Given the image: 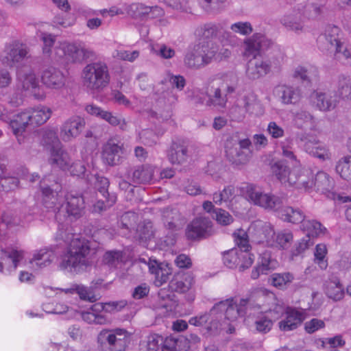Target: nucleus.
I'll list each match as a JSON object with an SVG mask.
<instances>
[{
	"mask_svg": "<svg viewBox=\"0 0 351 351\" xmlns=\"http://www.w3.org/2000/svg\"><path fill=\"white\" fill-rule=\"evenodd\" d=\"M95 192L93 193V196L91 197L90 199L88 197V192H86L84 195L73 194L72 193H68L65 197V208L68 215L75 217L81 216L83 208H84L85 201L87 200L88 202H93L95 199Z\"/></svg>",
	"mask_w": 351,
	"mask_h": 351,
	"instance_id": "6ab92c4d",
	"label": "nucleus"
},
{
	"mask_svg": "<svg viewBox=\"0 0 351 351\" xmlns=\"http://www.w3.org/2000/svg\"><path fill=\"white\" fill-rule=\"evenodd\" d=\"M311 98L316 106L323 111H328L334 109L337 103V100L332 93H324L321 91H314Z\"/></svg>",
	"mask_w": 351,
	"mask_h": 351,
	"instance_id": "c85d7f7f",
	"label": "nucleus"
},
{
	"mask_svg": "<svg viewBox=\"0 0 351 351\" xmlns=\"http://www.w3.org/2000/svg\"><path fill=\"white\" fill-rule=\"evenodd\" d=\"M303 231L306 232V236L316 237L322 234H325L326 228L323 227L322 223L316 220L305 219L301 226Z\"/></svg>",
	"mask_w": 351,
	"mask_h": 351,
	"instance_id": "a18cd8bd",
	"label": "nucleus"
},
{
	"mask_svg": "<svg viewBox=\"0 0 351 351\" xmlns=\"http://www.w3.org/2000/svg\"><path fill=\"white\" fill-rule=\"evenodd\" d=\"M123 153V144L110 140L103 147L102 158L106 164L114 166L120 163Z\"/></svg>",
	"mask_w": 351,
	"mask_h": 351,
	"instance_id": "b1692460",
	"label": "nucleus"
},
{
	"mask_svg": "<svg viewBox=\"0 0 351 351\" xmlns=\"http://www.w3.org/2000/svg\"><path fill=\"white\" fill-rule=\"evenodd\" d=\"M328 52L334 53V57L344 64L351 65V51L345 45L344 42L339 45H336L334 49Z\"/></svg>",
	"mask_w": 351,
	"mask_h": 351,
	"instance_id": "3c124183",
	"label": "nucleus"
},
{
	"mask_svg": "<svg viewBox=\"0 0 351 351\" xmlns=\"http://www.w3.org/2000/svg\"><path fill=\"white\" fill-rule=\"evenodd\" d=\"M305 310H298L293 307H287L286 317L279 323V328L282 331L288 332L296 329L305 319Z\"/></svg>",
	"mask_w": 351,
	"mask_h": 351,
	"instance_id": "5701e85b",
	"label": "nucleus"
},
{
	"mask_svg": "<svg viewBox=\"0 0 351 351\" xmlns=\"http://www.w3.org/2000/svg\"><path fill=\"white\" fill-rule=\"evenodd\" d=\"M30 114V125L39 126L47 122L51 116V110L44 106H40L35 108H29Z\"/></svg>",
	"mask_w": 351,
	"mask_h": 351,
	"instance_id": "e433bc0d",
	"label": "nucleus"
},
{
	"mask_svg": "<svg viewBox=\"0 0 351 351\" xmlns=\"http://www.w3.org/2000/svg\"><path fill=\"white\" fill-rule=\"evenodd\" d=\"M300 141L304 142L303 149L309 155L322 161L330 160L331 154L328 147L319 140L304 134L298 136Z\"/></svg>",
	"mask_w": 351,
	"mask_h": 351,
	"instance_id": "2eb2a0df",
	"label": "nucleus"
},
{
	"mask_svg": "<svg viewBox=\"0 0 351 351\" xmlns=\"http://www.w3.org/2000/svg\"><path fill=\"white\" fill-rule=\"evenodd\" d=\"M41 82L48 88L60 90L64 86L66 77L60 69L49 66L42 71Z\"/></svg>",
	"mask_w": 351,
	"mask_h": 351,
	"instance_id": "aec40b11",
	"label": "nucleus"
},
{
	"mask_svg": "<svg viewBox=\"0 0 351 351\" xmlns=\"http://www.w3.org/2000/svg\"><path fill=\"white\" fill-rule=\"evenodd\" d=\"M217 51V48L211 47L210 43L198 42L191 51L185 54L184 64L189 69H201L212 62Z\"/></svg>",
	"mask_w": 351,
	"mask_h": 351,
	"instance_id": "423d86ee",
	"label": "nucleus"
},
{
	"mask_svg": "<svg viewBox=\"0 0 351 351\" xmlns=\"http://www.w3.org/2000/svg\"><path fill=\"white\" fill-rule=\"evenodd\" d=\"M342 31L341 29L333 25L326 26L324 34H321L318 39V46L322 51L328 52L334 49L337 45L343 43Z\"/></svg>",
	"mask_w": 351,
	"mask_h": 351,
	"instance_id": "dca6fc26",
	"label": "nucleus"
},
{
	"mask_svg": "<svg viewBox=\"0 0 351 351\" xmlns=\"http://www.w3.org/2000/svg\"><path fill=\"white\" fill-rule=\"evenodd\" d=\"M82 79L87 90L93 93H99L110 83L108 67L101 61L89 63L82 69Z\"/></svg>",
	"mask_w": 351,
	"mask_h": 351,
	"instance_id": "7ed1b4c3",
	"label": "nucleus"
},
{
	"mask_svg": "<svg viewBox=\"0 0 351 351\" xmlns=\"http://www.w3.org/2000/svg\"><path fill=\"white\" fill-rule=\"evenodd\" d=\"M58 237L69 245L68 250L60 263V268L72 273L84 271L89 265L88 255L90 247L88 241L73 233L71 228H68L64 231L60 230Z\"/></svg>",
	"mask_w": 351,
	"mask_h": 351,
	"instance_id": "f03ea898",
	"label": "nucleus"
},
{
	"mask_svg": "<svg viewBox=\"0 0 351 351\" xmlns=\"http://www.w3.org/2000/svg\"><path fill=\"white\" fill-rule=\"evenodd\" d=\"M234 241L240 251L239 252H249L251 248L249 241L248 236L245 231L243 230H238L236 232L234 233Z\"/></svg>",
	"mask_w": 351,
	"mask_h": 351,
	"instance_id": "052dcab7",
	"label": "nucleus"
},
{
	"mask_svg": "<svg viewBox=\"0 0 351 351\" xmlns=\"http://www.w3.org/2000/svg\"><path fill=\"white\" fill-rule=\"evenodd\" d=\"M49 162L53 166L55 165L63 170H66L70 167L71 158L68 152L59 147L50 152Z\"/></svg>",
	"mask_w": 351,
	"mask_h": 351,
	"instance_id": "f704fd0d",
	"label": "nucleus"
},
{
	"mask_svg": "<svg viewBox=\"0 0 351 351\" xmlns=\"http://www.w3.org/2000/svg\"><path fill=\"white\" fill-rule=\"evenodd\" d=\"M326 294L335 301L341 300L344 296L343 285L338 280L328 282L326 287Z\"/></svg>",
	"mask_w": 351,
	"mask_h": 351,
	"instance_id": "49530a36",
	"label": "nucleus"
},
{
	"mask_svg": "<svg viewBox=\"0 0 351 351\" xmlns=\"http://www.w3.org/2000/svg\"><path fill=\"white\" fill-rule=\"evenodd\" d=\"M235 188L232 185H228L221 191L214 193L213 200L217 205H221L223 202H231L235 196Z\"/></svg>",
	"mask_w": 351,
	"mask_h": 351,
	"instance_id": "09e8293b",
	"label": "nucleus"
},
{
	"mask_svg": "<svg viewBox=\"0 0 351 351\" xmlns=\"http://www.w3.org/2000/svg\"><path fill=\"white\" fill-rule=\"evenodd\" d=\"M280 215L285 221L295 224L302 223L306 218L304 213L301 209L291 206H286L282 208L280 211Z\"/></svg>",
	"mask_w": 351,
	"mask_h": 351,
	"instance_id": "58836bf2",
	"label": "nucleus"
},
{
	"mask_svg": "<svg viewBox=\"0 0 351 351\" xmlns=\"http://www.w3.org/2000/svg\"><path fill=\"white\" fill-rule=\"evenodd\" d=\"M30 114L29 108L16 114L12 119L10 121V125L12 128L15 135L22 134L30 125Z\"/></svg>",
	"mask_w": 351,
	"mask_h": 351,
	"instance_id": "c9c22d12",
	"label": "nucleus"
},
{
	"mask_svg": "<svg viewBox=\"0 0 351 351\" xmlns=\"http://www.w3.org/2000/svg\"><path fill=\"white\" fill-rule=\"evenodd\" d=\"M56 258V254L53 250L49 248H43L35 251L29 263L32 267L43 268L49 265Z\"/></svg>",
	"mask_w": 351,
	"mask_h": 351,
	"instance_id": "72a5a7b5",
	"label": "nucleus"
},
{
	"mask_svg": "<svg viewBox=\"0 0 351 351\" xmlns=\"http://www.w3.org/2000/svg\"><path fill=\"white\" fill-rule=\"evenodd\" d=\"M336 171L341 178L351 181V156L340 160L336 166Z\"/></svg>",
	"mask_w": 351,
	"mask_h": 351,
	"instance_id": "4d7b16f0",
	"label": "nucleus"
},
{
	"mask_svg": "<svg viewBox=\"0 0 351 351\" xmlns=\"http://www.w3.org/2000/svg\"><path fill=\"white\" fill-rule=\"evenodd\" d=\"M102 119L105 120L112 126H118L122 131L128 130L127 121L125 118L119 114H114L110 112L105 111V112L102 114Z\"/></svg>",
	"mask_w": 351,
	"mask_h": 351,
	"instance_id": "864d4df0",
	"label": "nucleus"
},
{
	"mask_svg": "<svg viewBox=\"0 0 351 351\" xmlns=\"http://www.w3.org/2000/svg\"><path fill=\"white\" fill-rule=\"evenodd\" d=\"M152 51L156 56L165 58H171L175 56V51L173 49L167 46L165 44H154L152 45Z\"/></svg>",
	"mask_w": 351,
	"mask_h": 351,
	"instance_id": "e2e57ef3",
	"label": "nucleus"
},
{
	"mask_svg": "<svg viewBox=\"0 0 351 351\" xmlns=\"http://www.w3.org/2000/svg\"><path fill=\"white\" fill-rule=\"evenodd\" d=\"M282 155L288 160L293 162L297 161V156L295 154L293 148V140L291 138H287L280 142Z\"/></svg>",
	"mask_w": 351,
	"mask_h": 351,
	"instance_id": "bf43d9fd",
	"label": "nucleus"
},
{
	"mask_svg": "<svg viewBox=\"0 0 351 351\" xmlns=\"http://www.w3.org/2000/svg\"><path fill=\"white\" fill-rule=\"evenodd\" d=\"M294 121L298 128L314 130L315 121L313 115L308 111L300 110L294 115Z\"/></svg>",
	"mask_w": 351,
	"mask_h": 351,
	"instance_id": "a19ab883",
	"label": "nucleus"
},
{
	"mask_svg": "<svg viewBox=\"0 0 351 351\" xmlns=\"http://www.w3.org/2000/svg\"><path fill=\"white\" fill-rule=\"evenodd\" d=\"M274 93L283 104H295L301 98L300 88L287 85H280L275 88Z\"/></svg>",
	"mask_w": 351,
	"mask_h": 351,
	"instance_id": "a878e982",
	"label": "nucleus"
},
{
	"mask_svg": "<svg viewBox=\"0 0 351 351\" xmlns=\"http://www.w3.org/2000/svg\"><path fill=\"white\" fill-rule=\"evenodd\" d=\"M327 253L326 246L324 244H317L315 251V263H317L322 269H326L328 266L327 261L325 259Z\"/></svg>",
	"mask_w": 351,
	"mask_h": 351,
	"instance_id": "0e129e2a",
	"label": "nucleus"
},
{
	"mask_svg": "<svg viewBox=\"0 0 351 351\" xmlns=\"http://www.w3.org/2000/svg\"><path fill=\"white\" fill-rule=\"evenodd\" d=\"M318 76V71L316 67L309 66L308 67L298 66L293 73V77L299 79L302 82H311L316 80Z\"/></svg>",
	"mask_w": 351,
	"mask_h": 351,
	"instance_id": "c03bdc74",
	"label": "nucleus"
},
{
	"mask_svg": "<svg viewBox=\"0 0 351 351\" xmlns=\"http://www.w3.org/2000/svg\"><path fill=\"white\" fill-rule=\"evenodd\" d=\"M223 261L226 267L229 268L236 267L240 263L239 252L234 250L226 252L223 256Z\"/></svg>",
	"mask_w": 351,
	"mask_h": 351,
	"instance_id": "338daca9",
	"label": "nucleus"
},
{
	"mask_svg": "<svg viewBox=\"0 0 351 351\" xmlns=\"http://www.w3.org/2000/svg\"><path fill=\"white\" fill-rule=\"evenodd\" d=\"M195 154V149L193 145L184 141H173L167 152V158L173 165L183 164Z\"/></svg>",
	"mask_w": 351,
	"mask_h": 351,
	"instance_id": "f8f14e48",
	"label": "nucleus"
},
{
	"mask_svg": "<svg viewBox=\"0 0 351 351\" xmlns=\"http://www.w3.org/2000/svg\"><path fill=\"white\" fill-rule=\"evenodd\" d=\"M17 90L21 92H29L37 99H43L45 94L40 92L38 79L34 71L20 70L17 73Z\"/></svg>",
	"mask_w": 351,
	"mask_h": 351,
	"instance_id": "9b49d317",
	"label": "nucleus"
},
{
	"mask_svg": "<svg viewBox=\"0 0 351 351\" xmlns=\"http://www.w3.org/2000/svg\"><path fill=\"white\" fill-rule=\"evenodd\" d=\"M40 187L45 196L46 207L58 208L60 204V202H58V193L62 189L60 184L56 182L51 183L49 179L44 178L40 182Z\"/></svg>",
	"mask_w": 351,
	"mask_h": 351,
	"instance_id": "a211bd4d",
	"label": "nucleus"
},
{
	"mask_svg": "<svg viewBox=\"0 0 351 351\" xmlns=\"http://www.w3.org/2000/svg\"><path fill=\"white\" fill-rule=\"evenodd\" d=\"M127 12L134 19H141L151 13H156V15L161 16L163 13L162 10L158 6H146L140 3L130 4L127 8Z\"/></svg>",
	"mask_w": 351,
	"mask_h": 351,
	"instance_id": "2f4dec72",
	"label": "nucleus"
},
{
	"mask_svg": "<svg viewBox=\"0 0 351 351\" xmlns=\"http://www.w3.org/2000/svg\"><path fill=\"white\" fill-rule=\"evenodd\" d=\"M246 195L254 205L267 210H276L282 204V198L271 193H266L252 184L246 186Z\"/></svg>",
	"mask_w": 351,
	"mask_h": 351,
	"instance_id": "6e6552de",
	"label": "nucleus"
},
{
	"mask_svg": "<svg viewBox=\"0 0 351 351\" xmlns=\"http://www.w3.org/2000/svg\"><path fill=\"white\" fill-rule=\"evenodd\" d=\"M247 300H240L238 304L233 298L220 301L214 304L209 311L199 314L189 319V323L195 326H204L211 334H218L222 330L232 334L235 328L233 323L239 316L245 313Z\"/></svg>",
	"mask_w": 351,
	"mask_h": 351,
	"instance_id": "f257e3e1",
	"label": "nucleus"
},
{
	"mask_svg": "<svg viewBox=\"0 0 351 351\" xmlns=\"http://www.w3.org/2000/svg\"><path fill=\"white\" fill-rule=\"evenodd\" d=\"M213 218L222 226H228L233 221L232 215L228 211L222 208L214 210Z\"/></svg>",
	"mask_w": 351,
	"mask_h": 351,
	"instance_id": "774afa93",
	"label": "nucleus"
},
{
	"mask_svg": "<svg viewBox=\"0 0 351 351\" xmlns=\"http://www.w3.org/2000/svg\"><path fill=\"white\" fill-rule=\"evenodd\" d=\"M164 348L168 351H187L189 346L183 336L169 337L164 341Z\"/></svg>",
	"mask_w": 351,
	"mask_h": 351,
	"instance_id": "de8ad7c7",
	"label": "nucleus"
},
{
	"mask_svg": "<svg viewBox=\"0 0 351 351\" xmlns=\"http://www.w3.org/2000/svg\"><path fill=\"white\" fill-rule=\"evenodd\" d=\"M87 181L94 189L99 192L103 197L110 195L108 193L110 182L106 177L97 174H91L87 176Z\"/></svg>",
	"mask_w": 351,
	"mask_h": 351,
	"instance_id": "79ce46f5",
	"label": "nucleus"
},
{
	"mask_svg": "<svg viewBox=\"0 0 351 351\" xmlns=\"http://www.w3.org/2000/svg\"><path fill=\"white\" fill-rule=\"evenodd\" d=\"M129 337L123 328L103 329L97 335V343L101 351H125Z\"/></svg>",
	"mask_w": 351,
	"mask_h": 351,
	"instance_id": "39448f33",
	"label": "nucleus"
},
{
	"mask_svg": "<svg viewBox=\"0 0 351 351\" xmlns=\"http://www.w3.org/2000/svg\"><path fill=\"white\" fill-rule=\"evenodd\" d=\"M23 256V251L15 249L1 250L0 253V272H3L4 268L8 270H15Z\"/></svg>",
	"mask_w": 351,
	"mask_h": 351,
	"instance_id": "393cba45",
	"label": "nucleus"
},
{
	"mask_svg": "<svg viewBox=\"0 0 351 351\" xmlns=\"http://www.w3.org/2000/svg\"><path fill=\"white\" fill-rule=\"evenodd\" d=\"M123 261V252L120 250L106 252L103 256V263L110 268H116Z\"/></svg>",
	"mask_w": 351,
	"mask_h": 351,
	"instance_id": "5fc2aeb1",
	"label": "nucleus"
},
{
	"mask_svg": "<svg viewBox=\"0 0 351 351\" xmlns=\"http://www.w3.org/2000/svg\"><path fill=\"white\" fill-rule=\"evenodd\" d=\"M278 266V261L274 258L269 251L265 250L261 254L257 265L251 273V278L258 279L261 275H267Z\"/></svg>",
	"mask_w": 351,
	"mask_h": 351,
	"instance_id": "4be33fe9",
	"label": "nucleus"
},
{
	"mask_svg": "<svg viewBox=\"0 0 351 351\" xmlns=\"http://www.w3.org/2000/svg\"><path fill=\"white\" fill-rule=\"evenodd\" d=\"M219 27L216 24L206 23L196 29V34L199 37L198 42L210 43L211 47H217L214 45L212 39L217 36Z\"/></svg>",
	"mask_w": 351,
	"mask_h": 351,
	"instance_id": "4c0bfd02",
	"label": "nucleus"
},
{
	"mask_svg": "<svg viewBox=\"0 0 351 351\" xmlns=\"http://www.w3.org/2000/svg\"><path fill=\"white\" fill-rule=\"evenodd\" d=\"M86 122L80 116H73L66 119L60 128V137L64 142H70L77 138L84 130Z\"/></svg>",
	"mask_w": 351,
	"mask_h": 351,
	"instance_id": "f3484780",
	"label": "nucleus"
},
{
	"mask_svg": "<svg viewBox=\"0 0 351 351\" xmlns=\"http://www.w3.org/2000/svg\"><path fill=\"white\" fill-rule=\"evenodd\" d=\"M311 175L309 169L289 171L282 184L308 191V177Z\"/></svg>",
	"mask_w": 351,
	"mask_h": 351,
	"instance_id": "cd10ccee",
	"label": "nucleus"
},
{
	"mask_svg": "<svg viewBox=\"0 0 351 351\" xmlns=\"http://www.w3.org/2000/svg\"><path fill=\"white\" fill-rule=\"evenodd\" d=\"M29 51L25 44L13 40L5 45L3 53L0 56V61L3 64L14 66L27 58Z\"/></svg>",
	"mask_w": 351,
	"mask_h": 351,
	"instance_id": "9d476101",
	"label": "nucleus"
},
{
	"mask_svg": "<svg viewBox=\"0 0 351 351\" xmlns=\"http://www.w3.org/2000/svg\"><path fill=\"white\" fill-rule=\"evenodd\" d=\"M269 61L265 58L254 57L247 64L245 75L251 80H258L271 72Z\"/></svg>",
	"mask_w": 351,
	"mask_h": 351,
	"instance_id": "412c9836",
	"label": "nucleus"
},
{
	"mask_svg": "<svg viewBox=\"0 0 351 351\" xmlns=\"http://www.w3.org/2000/svg\"><path fill=\"white\" fill-rule=\"evenodd\" d=\"M40 143L46 149L52 151L60 147V141L58 136V130L51 128H43L40 131Z\"/></svg>",
	"mask_w": 351,
	"mask_h": 351,
	"instance_id": "473e14b6",
	"label": "nucleus"
},
{
	"mask_svg": "<svg viewBox=\"0 0 351 351\" xmlns=\"http://www.w3.org/2000/svg\"><path fill=\"white\" fill-rule=\"evenodd\" d=\"M272 173L276 178L282 184L289 173V168L283 160H278L272 164L271 167Z\"/></svg>",
	"mask_w": 351,
	"mask_h": 351,
	"instance_id": "6e6d98bb",
	"label": "nucleus"
},
{
	"mask_svg": "<svg viewBox=\"0 0 351 351\" xmlns=\"http://www.w3.org/2000/svg\"><path fill=\"white\" fill-rule=\"evenodd\" d=\"M251 141L248 138H241L233 134L225 142V152L227 159L235 165H244L251 156Z\"/></svg>",
	"mask_w": 351,
	"mask_h": 351,
	"instance_id": "20e7f679",
	"label": "nucleus"
},
{
	"mask_svg": "<svg viewBox=\"0 0 351 351\" xmlns=\"http://www.w3.org/2000/svg\"><path fill=\"white\" fill-rule=\"evenodd\" d=\"M270 39L260 33L254 34L243 42V56L256 57L261 51L267 50L272 45Z\"/></svg>",
	"mask_w": 351,
	"mask_h": 351,
	"instance_id": "4468645a",
	"label": "nucleus"
},
{
	"mask_svg": "<svg viewBox=\"0 0 351 351\" xmlns=\"http://www.w3.org/2000/svg\"><path fill=\"white\" fill-rule=\"evenodd\" d=\"M154 170L151 167L138 166L128 173V179L134 184H148L153 179Z\"/></svg>",
	"mask_w": 351,
	"mask_h": 351,
	"instance_id": "7c9ffc66",
	"label": "nucleus"
},
{
	"mask_svg": "<svg viewBox=\"0 0 351 351\" xmlns=\"http://www.w3.org/2000/svg\"><path fill=\"white\" fill-rule=\"evenodd\" d=\"M106 202L103 200H98L93 205V212L100 213L106 210L111 207L117 201V197L114 194L106 195L104 197Z\"/></svg>",
	"mask_w": 351,
	"mask_h": 351,
	"instance_id": "680f3d73",
	"label": "nucleus"
},
{
	"mask_svg": "<svg viewBox=\"0 0 351 351\" xmlns=\"http://www.w3.org/2000/svg\"><path fill=\"white\" fill-rule=\"evenodd\" d=\"M271 306L266 310L267 317L271 319L276 320L281 317L285 313L287 307L278 300L273 298Z\"/></svg>",
	"mask_w": 351,
	"mask_h": 351,
	"instance_id": "13d9d810",
	"label": "nucleus"
},
{
	"mask_svg": "<svg viewBox=\"0 0 351 351\" xmlns=\"http://www.w3.org/2000/svg\"><path fill=\"white\" fill-rule=\"evenodd\" d=\"M333 180L328 173L324 171H318L315 177H308V191L313 187L322 193L330 191L332 189Z\"/></svg>",
	"mask_w": 351,
	"mask_h": 351,
	"instance_id": "bb28decb",
	"label": "nucleus"
},
{
	"mask_svg": "<svg viewBox=\"0 0 351 351\" xmlns=\"http://www.w3.org/2000/svg\"><path fill=\"white\" fill-rule=\"evenodd\" d=\"M213 234L212 222L206 217H197L193 219L186 229V236L190 240L205 239Z\"/></svg>",
	"mask_w": 351,
	"mask_h": 351,
	"instance_id": "ddd939ff",
	"label": "nucleus"
},
{
	"mask_svg": "<svg viewBox=\"0 0 351 351\" xmlns=\"http://www.w3.org/2000/svg\"><path fill=\"white\" fill-rule=\"evenodd\" d=\"M337 94L343 99H351V75H340L337 82Z\"/></svg>",
	"mask_w": 351,
	"mask_h": 351,
	"instance_id": "ea45409f",
	"label": "nucleus"
},
{
	"mask_svg": "<svg viewBox=\"0 0 351 351\" xmlns=\"http://www.w3.org/2000/svg\"><path fill=\"white\" fill-rule=\"evenodd\" d=\"M56 53L71 63H80L94 56V52L82 43H62L60 48L56 49Z\"/></svg>",
	"mask_w": 351,
	"mask_h": 351,
	"instance_id": "0eeeda50",
	"label": "nucleus"
},
{
	"mask_svg": "<svg viewBox=\"0 0 351 351\" xmlns=\"http://www.w3.org/2000/svg\"><path fill=\"white\" fill-rule=\"evenodd\" d=\"M294 280L293 275L290 272L276 273L271 276L270 280L273 286L283 289Z\"/></svg>",
	"mask_w": 351,
	"mask_h": 351,
	"instance_id": "8fccbe9b",
	"label": "nucleus"
},
{
	"mask_svg": "<svg viewBox=\"0 0 351 351\" xmlns=\"http://www.w3.org/2000/svg\"><path fill=\"white\" fill-rule=\"evenodd\" d=\"M274 53L273 56L269 59L267 60L269 61V64L271 65V71H278L281 65L284 63L286 56L282 51L278 48L274 49Z\"/></svg>",
	"mask_w": 351,
	"mask_h": 351,
	"instance_id": "69168bd1",
	"label": "nucleus"
},
{
	"mask_svg": "<svg viewBox=\"0 0 351 351\" xmlns=\"http://www.w3.org/2000/svg\"><path fill=\"white\" fill-rule=\"evenodd\" d=\"M127 304L124 300L119 302H110L107 303H96L90 306L89 311L95 315H99L102 311L111 312L112 311H121Z\"/></svg>",
	"mask_w": 351,
	"mask_h": 351,
	"instance_id": "37998d69",
	"label": "nucleus"
},
{
	"mask_svg": "<svg viewBox=\"0 0 351 351\" xmlns=\"http://www.w3.org/2000/svg\"><path fill=\"white\" fill-rule=\"evenodd\" d=\"M225 87V84L221 83L219 86H211L207 88L206 97L208 99L206 104L207 106H214L219 108H224L227 102L226 95L222 94L221 90Z\"/></svg>",
	"mask_w": 351,
	"mask_h": 351,
	"instance_id": "c756f323",
	"label": "nucleus"
},
{
	"mask_svg": "<svg viewBox=\"0 0 351 351\" xmlns=\"http://www.w3.org/2000/svg\"><path fill=\"white\" fill-rule=\"evenodd\" d=\"M281 23L289 29L296 33L302 32L304 29L303 21L296 15L285 16L281 19Z\"/></svg>",
	"mask_w": 351,
	"mask_h": 351,
	"instance_id": "603ef678",
	"label": "nucleus"
},
{
	"mask_svg": "<svg viewBox=\"0 0 351 351\" xmlns=\"http://www.w3.org/2000/svg\"><path fill=\"white\" fill-rule=\"evenodd\" d=\"M195 278L191 273L178 274L169 282V287L173 291L184 294L185 300L193 302L195 299Z\"/></svg>",
	"mask_w": 351,
	"mask_h": 351,
	"instance_id": "1a4fd4ad",
	"label": "nucleus"
}]
</instances>
